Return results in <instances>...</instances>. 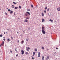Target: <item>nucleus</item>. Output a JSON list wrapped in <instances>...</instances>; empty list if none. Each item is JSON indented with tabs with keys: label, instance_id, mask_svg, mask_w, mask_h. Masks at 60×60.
I'll return each mask as SVG.
<instances>
[{
	"label": "nucleus",
	"instance_id": "6e6d98bb",
	"mask_svg": "<svg viewBox=\"0 0 60 60\" xmlns=\"http://www.w3.org/2000/svg\"><path fill=\"white\" fill-rule=\"evenodd\" d=\"M23 34H24V31H23Z\"/></svg>",
	"mask_w": 60,
	"mask_h": 60
},
{
	"label": "nucleus",
	"instance_id": "3c124183",
	"mask_svg": "<svg viewBox=\"0 0 60 60\" xmlns=\"http://www.w3.org/2000/svg\"><path fill=\"white\" fill-rule=\"evenodd\" d=\"M6 33H7V34H8V32H6Z\"/></svg>",
	"mask_w": 60,
	"mask_h": 60
},
{
	"label": "nucleus",
	"instance_id": "79ce46f5",
	"mask_svg": "<svg viewBox=\"0 0 60 60\" xmlns=\"http://www.w3.org/2000/svg\"><path fill=\"white\" fill-rule=\"evenodd\" d=\"M26 50L27 51H29V50H28V49H26Z\"/></svg>",
	"mask_w": 60,
	"mask_h": 60
},
{
	"label": "nucleus",
	"instance_id": "9b49d317",
	"mask_svg": "<svg viewBox=\"0 0 60 60\" xmlns=\"http://www.w3.org/2000/svg\"><path fill=\"white\" fill-rule=\"evenodd\" d=\"M24 22H28V20H27L26 19H25V21H24Z\"/></svg>",
	"mask_w": 60,
	"mask_h": 60
},
{
	"label": "nucleus",
	"instance_id": "423d86ee",
	"mask_svg": "<svg viewBox=\"0 0 60 60\" xmlns=\"http://www.w3.org/2000/svg\"><path fill=\"white\" fill-rule=\"evenodd\" d=\"M24 41L23 40L22 41H21V43L22 44H23L24 43Z\"/></svg>",
	"mask_w": 60,
	"mask_h": 60
},
{
	"label": "nucleus",
	"instance_id": "20e7f679",
	"mask_svg": "<svg viewBox=\"0 0 60 60\" xmlns=\"http://www.w3.org/2000/svg\"><path fill=\"white\" fill-rule=\"evenodd\" d=\"M4 41H3L1 45H0V47H1L2 46H3L4 45Z\"/></svg>",
	"mask_w": 60,
	"mask_h": 60
},
{
	"label": "nucleus",
	"instance_id": "4c0bfd02",
	"mask_svg": "<svg viewBox=\"0 0 60 60\" xmlns=\"http://www.w3.org/2000/svg\"><path fill=\"white\" fill-rule=\"evenodd\" d=\"M19 40H18V41H17L18 43H19Z\"/></svg>",
	"mask_w": 60,
	"mask_h": 60
},
{
	"label": "nucleus",
	"instance_id": "72a5a7b5",
	"mask_svg": "<svg viewBox=\"0 0 60 60\" xmlns=\"http://www.w3.org/2000/svg\"><path fill=\"white\" fill-rule=\"evenodd\" d=\"M7 30H8V31H10V29H7Z\"/></svg>",
	"mask_w": 60,
	"mask_h": 60
},
{
	"label": "nucleus",
	"instance_id": "473e14b6",
	"mask_svg": "<svg viewBox=\"0 0 60 60\" xmlns=\"http://www.w3.org/2000/svg\"><path fill=\"white\" fill-rule=\"evenodd\" d=\"M27 48L28 49H30V48H29V47H28Z\"/></svg>",
	"mask_w": 60,
	"mask_h": 60
},
{
	"label": "nucleus",
	"instance_id": "bb28decb",
	"mask_svg": "<svg viewBox=\"0 0 60 60\" xmlns=\"http://www.w3.org/2000/svg\"><path fill=\"white\" fill-rule=\"evenodd\" d=\"M37 49H35V51H37Z\"/></svg>",
	"mask_w": 60,
	"mask_h": 60
},
{
	"label": "nucleus",
	"instance_id": "a878e982",
	"mask_svg": "<svg viewBox=\"0 0 60 60\" xmlns=\"http://www.w3.org/2000/svg\"><path fill=\"white\" fill-rule=\"evenodd\" d=\"M29 40V39H26V41H28V40Z\"/></svg>",
	"mask_w": 60,
	"mask_h": 60
},
{
	"label": "nucleus",
	"instance_id": "1a4fd4ad",
	"mask_svg": "<svg viewBox=\"0 0 60 60\" xmlns=\"http://www.w3.org/2000/svg\"><path fill=\"white\" fill-rule=\"evenodd\" d=\"M18 8V7H15V9L16 10H17V9Z\"/></svg>",
	"mask_w": 60,
	"mask_h": 60
},
{
	"label": "nucleus",
	"instance_id": "cd10ccee",
	"mask_svg": "<svg viewBox=\"0 0 60 60\" xmlns=\"http://www.w3.org/2000/svg\"><path fill=\"white\" fill-rule=\"evenodd\" d=\"M44 12L45 13H46V10H45Z\"/></svg>",
	"mask_w": 60,
	"mask_h": 60
},
{
	"label": "nucleus",
	"instance_id": "58836bf2",
	"mask_svg": "<svg viewBox=\"0 0 60 60\" xmlns=\"http://www.w3.org/2000/svg\"><path fill=\"white\" fill-rule=\"evenodd\" d=\"M56 49H58L57 47L56 48Z\"/></svg>",
	"mask_w": 60,
	"mask_h": 60
},
{
	"label": "nucleus",
	"instance_id": "39448f33",
	"mask_svg": "<svg viewBox=\"0 0 60 60\" xmlns=\"http://www.w3.org/2000/svg\"><path fill=\"white\" fill-rule=\"evenodd\" d=\"M57 11H60V7L57 8Z\"/></svg>",
	"mask_w": 60,
	"mask_h": 60
},
{
	"label": "nucleus",
	"instance_id": "dca6fc26",
	"mask_svg": "<svg viewBox=\"0 0 60 60\" xmlns=\"http://www.w3.org/2000/svg\"><path fill=\"white\" fill-rule=\"evenodd\" d=\"M49 21H51V22H52L53 21V20H51V19H50V20Z\"/></svg>",
	"mask_w": 60,
	"mask_h": 60
},
{
	"label": "nucleus",
	"instance_id": "ddd939ff",
	"mask_svg": "<svg viewBox=\"0 0 60 60\" xmlns=\"http://www.w3.org/2000/svg\"><path fill=\"white\" fill-rule=\"evenodd\" d=\"M44 20H45L44 19H42V22H44Z\"/></svg>",
	"mask_w": 60,
	"mask_h": 60
},
{
	"label": "nucleus",
	"instance_id": "f3484780",
	"mask_svg": "<svg viewBox=\"0 0 60 60\" xmlns=\"http://www.w3.org/2000/svg\"><path fill=\"white\" fill-rule=\"evenodd\" d=\"M13 3L14 4H17V3H16L15 2H13Z\"/></svg>",
	"mask_w": 60,
	"mask_h": 60
},
{
	"label": "nucleus",
	"instance_id": "680f3d73",
	"mask_svg": "<svg viewBox=\"0 0 60 60\" xmlns=\"http://www.w3.org/2000/svg\"><path fill=\"white\" fill-rule=\"evenodd\" d=\"M22 60H23V59Z\"/></svg>",
	"mask_w": 60,
	"mask_h": 60
},
{
	"label": "nucleus",
	"instance_id": "a211bd4d",
	"mask_svg": "<svg viewBox=\"0 0 60 60\" xmlns=\"http://www.w3.org/2000/svg\"><path fill=\"white\" fill-rule=\"evenodd\" d=\"M49 8H48L47 9V11H49Z\"/></svg>",
	"mask_w": 60,
	"mask_h": 60
},
{
	"label": "nucleus",
	"instance_id": "f03ea898",
	"mask_svg": "<svg viewBox=\"0 0 60 60\" xmlns=\"http://www.w3.org/2000/svg\"><path fill=\"white\" fill-rule=\"evenodd\" d=\"M28 14L29 15H30V13L28 12H26V13H25V16H28Z\"/></svg>",
	"mask_w": 60,
	"mask_h": 60
},
{
	"label": "nucleus",
	"instance_id": "393cba45",
	"mask_svg": "<svg viewBox=\"0 0 60 60\" xmlns=\"http://www.w3.org/2000/svg\"><path fill=\"white\" fill-rule=\"evenodd\" d=\"M42 49H44V47H42Z\"/></svg>",
	"mask_w": 60,
	"mask_h": 60
},
{
	"label": "nucleus",
	"instance_id": "864d4df0",
	"mask_svg": "<svg viewBox=\"0 0 60 60\" xmlns=\"http://www.w3.org/2000/svg\"><path fill=\"white\" fill-rule=\"evenodd\" d=\"M47 51L49 50V49H47Z\"/></svg>",
	"mask_w": 60,
	"mask_h": 60
},
{
	"label": "nucleus",
	"instance_id": "0eeeda50",
	"mask_svg": "<svg viewBox=\"0 0 60 60\" xmlns=\"http://www.w3.org/2000/svg\"><path fill=\"white\" fill-rule=\"evenodd\" d=\"M49 59V56H47V57L46 58V60H48Z\"/></svg>",
	"mask_w": 60,
	"mask_h": 60
},
{
	"label": "nucleus",
	"instance_id": "b1692460",
	"mask_svg": "<svg viewBox=\"0 0 60 60\" xmlns=\"http://www.w3.org/2000/svg\"><path fill=\"white\" fill-rule=\"evenodd\" d=\"M27 11H30V9H27Z\"/></svg>",
	"mask_w": 60,
	"mask_h": 60
},
{
	"label": "nucleus",
	"instance_id": "c756f323",
	"mask_svg": "<svg viewBox=\"0 0 60 60\" xmlns=\"http://www.w3.org/2000/svg\"><path fill=\"white\" fill-rule=\"evenodd\" d=\"M31 7H32V8L33 7V4H31Z\"/></svg>",
	"mask_w": 60,
	"mask_h": 60
},
{
	"label": "nucleus",
	"instance_id": "9d476101",
	"mask_svg": "<svg viewBox=\"0 0 60 60\" xmlns=\"http://www.w3.org/2000/svg\"><path fill=\"white\" fill-rule=\"evenodd\" d=\"M13 13V11H11V12H10V14H12Z\"/></svg>",
	"mask_w": 60,
	"mask_h": 60
},
{
	"label": "nucleus",
	"instance_id": "de8ad7c7",
	"mask_svg": "<svg viewBox=\"0 0 60 60\" xmlns=\"http://www.w3.org/2000/svg\"><path fill=\"white\" fill-rule=\"evenodd\" d=\"M36 7H38V6L37 5H36Z\"/></svg>",
	"mask_w": 60,
	"mask_h": 60
},
{
	"label": "nucleus",
	"instance_id": "a19ab883",
	"mask_svg": "<svg viewBox=\"0 0 60 60\" xmlns=\"http://www.w3.org/2000/svg\"><path fill=\"white\" fill-rule=\"evenodd\" d=\"M11 37L12 39L13 40V38H12V37Z\"/></svg>",
	"mask_w": 60,
	"mask_h": 60
},
{
	"label": "nucleus",
	"instance_id": "f8f14e48",
	"mask_svg": "<svg viewBox=\"0 0 60 60\" xmlns=\"http://www.w3.org/2000/svg\"><path fill=\"white\" fill-rule=\"evenodd\" d=\"M41 15L42 16H44V13H43L42 12V13Z\"/></svg>",
	"mask_w": 60,
	"mask_h": 60
},
{
	"label": "nucleus",
	"instance_id": "a18cd8bd",
	"mask_svg": "<svg viewBox=\"0 0 60 60\" xmlns=\"http://www.w3.org/2000/svg\"><path fill=\"white\" fill-rule=\"evenodd\" d=\"M22 36H23V34H22Z\"/></svg>",
	"mask_w": 60,
	"mask_h": 60
},
{
	"label": "nucleus",
	"instance_id": "6ab92c4d",
	"mask_svg": "<svg viewBox=\"0 0 60 60\" xmlns=\"http://www.w3.org/2000/svg\"><path fill=\"white\" fill-rule=\"evenodd\" d=\"M5 15H8V14L6 12L5 13Z\"/></svg>",
	"mask_w": 60,
	"mask_h": 60
},
{
	"label": "nucleus",
	"instance_id": "4be33fe9",
	"mask_svg": "<svg viewBox=\"0 0 60 60\" xmlns=\"http://www.w3.org/2000/svg\"><path fill=\"white\" fill-rule=\"evenodd\" d=\"M45 10H47V7H45Z\"/></svg>",
	"mask_w": 60,
	"mask_h": 60
},
{
	"label": "nucleus",
	"instance_id": "2eb2a0df",
	"mask_svg": "<svg viewBox=\"0 0 60 60\" xmlns=\"http://www.w3.org/2000/svg\"><path fill=\"white\" fill-rule=\"evenodd\" d=\"M12 8L13 9L14 8V5H12Z\"/></svg>",
	"mask_w": 60,
	"mask_h": 60
},
{
	"label": "nucleus",
	"instance_id": "aec40b11",
	"mask_svg": "<svg viewBox=\"0 0 60 60\" xmlns=\"http://www.w3.org/2000/svg\"><path fill=\"white\" fill-rule=\"evenodd\" d=\"M44 56H43L42 58V59L43 60H44Z\"/></svg>",
	"mask_w": 60,
	"mask_h": 60
},
{
	"label": "nucleus",
	"instance_id": "ea45409f",
	"mask_svg": "<svg viewBox=\"0 0 60 60\" xmlns=\"http://www.w3.org/2000/svg\"><path fill=\"white\" fill-rule=\"evenodd\" d=\"M8 41H10V39H8Z\"/></svg>",
	"mask_w": 60,
	"mask_h": 60
},
{
	"label": "nucleus",
	"instance_id": "c85d7f7f",
	"mask_svg": "<svg viewBox=\"0 0 60 60\" xmlns=\"http://www.w3.org/2000/svg\"><path fill=\"white\" fill-rule=\"evenodd\" d=\"M25 54L26 55H27V54H28V52H26Z\"/></svg>",
	"mask_w": 60,
	"mask_h": 60
},
{
	"label": "nucleus",
	"instance_id": "4468645a",
	"mask_svg": "<svg viewBox=\"0 0 60 60\" xmlns=\"http://www.w3.org/2000/svg\"><path fill=\"white\" fill-rule=\"evenodd\" d=\"M35 55V52H34L33 53V56H34Z\"/></svg>",
	"mask_w": 60,
	"mask_h": 60
},
{
	"label": "nucleus",
	"instance_id": "5fc2aeb1",
	"mask_svg": "<svg viewBox=\"0 0 60 60\" xmlns=\"http://www.w3.org/2000/svg\"><path fill=\"white\" fill-rule=\"evenodd\" d=\"M33 56H33H33H32V57H33Z\"/></svg>",
	"mask_w": 60,
	"mask_h": 60
},
{
	"label": "nucleus",
	"instance_id": "c03bdc74",
	"mask_svg": "<svg viewBox=\"0 0 60 60\" xmlns=\"http://www.w3.org/2000/svg\"><path fill=\"white\" fill-rule=\"evenodd\" d=\"M18 56V54H17L16 55V56Z\"/></svg>",
	"mask_w": 60,
	"mask_h": 60
},
{
	"label": "nucleus",
	"instance_id": "7ed1b4c3",
	"mask_svg": "<svg viewBox=\"0 0 60 60\" xmlns=\"http://www.w3.org/2000/svg\"><path fill=\"white\" fill-rule=\"evenodd\" d=\"M21 54L22 55H23L24 54V51L23 50H22L21 51Z\"/></svg>",
	"mask_w": 60,
	"mask_h": 60
},
{
	"label": "nucleus",
	"instance_id": "6e6552de",
	"mask_svg": "<svg viewBox=\"0 0 60 60\" xmlns=\"http://www.w3.org/2000/svg\"><path fill=\"white\" fill-rule=\"evenodd\" d=\"M38 57H40V52H38Z\"/></svg>",
	"mask_w": 60,
	"mask_h": 60
},
{
	"label": "nucleus",
	"instance_id": "37998d69",
	"mask_svg": "<svg viewBox=\"0 0 60 60\" xmlns=\"http://www.w3.org/2000/svg\"><path fill=\"white\" fill-rule=\"evenodd\" d=\"M3 40L4 41H5V39H3Z\"/></svg>",
	"mask_w": 60,
	"mask_h": 60
},
{
	"label": "nucleus",
	"instance_id": "e433bc0d",
	"mask_svg": "<svg viewBox=\"0 0 60 60\" xmlns=\"http://www.w3.org/2000/svg\"><path fill=\"white\" fill-rule=\"evenodd\" d=\"M14 15H16V13H15V12H14Z\"/></svg>",
	"mask_w": 60,
	"mask_h": 60
},
{
	"label": "nucleus",
	"instance_id": "7c9ffc66",
	"mask_svg": "<svg viewBox=\"0 0 60 60\" xmlns=\"http://www.w3.org/2000/svg\"><path fill=\"white\" fill-rule=\"evenodd\" d=\"M19 8H20V9H21V6H19Z\"/></svg>",
	"mask_w": 60,
	"mask_h": 60
},
{
	"label": "nucleus",
	"instance_id": "603ef678",
	"mask_svg": "<svg viewBox=\"0 0 60 60\" xmlns=\"http://www.w3.org/2000/svg\"><path fill=\"white\" fill-rule=\"evenodd\" d=\"M56 53V52H55V53H54V54H55V53Z\"/></svg>",
	"mask_w": 60,
	"mask_h": 60
},
{
	"label": "nucleus",
	"instance_id": "09e8293b",
	"mask_svg": "<svg viewBox=\"0 0 60 60\" xmlns=\"http://www.w3.org/2000/svg\"><path fill=\"white\" fill-rule=\"evenodd\" d=\"M17 34H19V32H17Z\"/></svg>",
	"mask_w": 60,
	"mask_h": 60
},
{
	"label": "nucleus",
	"instance_id": "c9c22d12",
	"mask_svg": "<svg viewBox=\"0 0 60 60\" xmlns=\"http://www.w3.org/2000/svg\"><path fill=\"white\" fill-rule=\"evenodd\" d=\"M2 36H3V35H2V34L0 35V37H2Z\"/></svg>",
	"mask_w": 60,
	"mask_h": 60
},
{
	"label": "nucleus",
	"instance_id": "5701e85b",
	"mask_svg": "<svg viewBox=\"0 0 60 60\" xmlns=\"http://www.w3.org/2000/svg\"><path fill=\"white\" fill-rule=\"evenodd\" d=\"M15 50L16 51V52H17V48H15Z\"/></svg>",
	"mask_w": 60,
	"mask_h": 60
},
{
	"label": "nucleus",
	"instance_id": "bf43d9fd",
	"mask_svg": "<svg viewBox=\"0 0 60 60\" xmlns=\"http://www.w3.org/2000/svg\"><path fill=\"white\" fill-rule=\"evenodd\" d=\"M29 58H30V57Z\"/></svg>",
	"mask_w": 60,
	"mask_h": 60
},
{
	"label": "nucleus",
	"instance_id": "2f4dec72",
	"mask_svg": "<svg viewBox=\"0 0 60 60\" xmlns=\"http://www.w3.org/2000/svg\"><path fill=\"white\" fill-rule=\"evenodd\" d=\"M8 11H10L11 10H10V9H8Z\"/></svg>",
	"mask_w": 60,
	"mask_h": 60
},
{
	"label": "nucleus",
	"instance_id": "13d9d810",
	"mask_svg": "<svg viewBox=\"0 0 60 60\" xmlns=\"http://www.w3.org/2000/svg\"><path fill=\"white\" fill-rule=\"evenodd\" d=\"M5 38V37H3V38Z\"/></svg>",
	"mask_w": 60,
	"mask_h": 60
},
{
	"label": "nucleus",
	"instance_id": "f257e3e1",
	"mask_svg": "<svg viewBox=\"0 0 60 60\" xmlns=\"http://www.w3.org/2000/svg\"><path fill=\"white\" fill-rule=\"evenodd\" d=\"M42 32L43 33V34H45L46 32L45 31H44V27L43 26H42Z\"/></svg>",
	"mask_w": 60,
	"mask_h": 60
},
{
	"label": "nucleus",
	"instance_id": "8fccbe9b",
	"mask_svg": "<svg viewBox=\"0 0 60 60\" xmlns=\"http://www.w3.org/2000/svg\"><path fill=\"white\" fill-rule=\"evenodd\" d=\"M4 34H5V32H4Z\"/></svg>",
	"mask_w": 60,
	"mask_h": 60
},
{
	"label": "nucleus",
	"instance_id": "f704fd0d",
	"mask_svg": "<svg viewBox=\"0 0 60 60\" xmlns=\"http://www.w3.org/2000/svg\"><path fill=\"white\" fill-rule=\"evenodd\" d=\"M10 52L11 53H12V51L11 50L10 51Z\"/></svg>",
	"mask_w": 60,
	"mask_h": 60
},
{
	"label": "nucleus",
	"instance_id": "052dcab7",
	"mask_svg": "<svg viewBox=\"0 0 60 60\" xmlns=\"http://www.w3.org/2000/svg\"><path fill=\"white\" fill-rule=\"evenodd\" d=\"M7 8V9H8V8Z\"/></svg>",
	"mask_w": 60,
	"mask_h": 60
},
{
	"label": "nucleus",
	"instance_id": "4d7b16f0",
	"mask_svg": "<svg viewBox=\"0 0 60 60\" xmlns=\"http://www.w3.org/2000/svg\"><path fill=\"white\" fill-rule=\"evenodd\" d=\"M18 19H19V18H18Z\"/></svg>",
	"mask_w": 60,
	"mask_h": 60
},
{
	"label": "nucleus",
	"instance_id": "412c9836",
	"mask_svg": "<svg viewBox=\"0 0 60 60\" xmlns=\"http://www.w3.org/2000/svg\"><path fill=\"white\" fill-rule=\"evenodd\" d=\"M26 19H29V18H28V17H27L26 18Z\"/></svg>",
	"mask_w": 60,
	"mask_h": 60
},
{
	"label": "nucleus",
	"instance_id": "49530a36",
	"mask_svg": "<svg viewBox=\"0 0 60 60\" xmlns=\"http://www.w3.org/2000/svg\"><path fill=\"white\" fill-rule=\"evenodd\" d=\"M32 59H34V57H32Z\"/></svg>",
	"mask_w": 60,
	"mask_h": 60
}]
</instances>
